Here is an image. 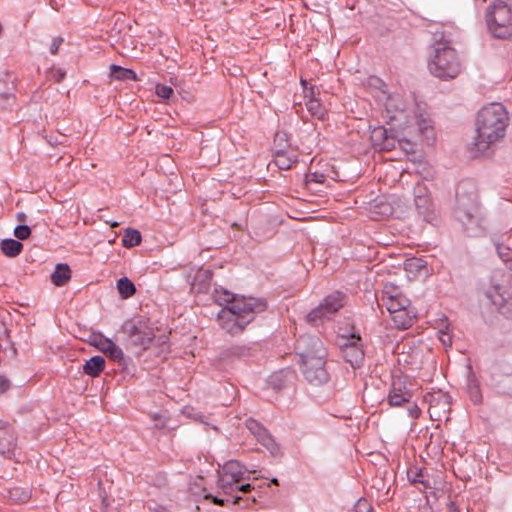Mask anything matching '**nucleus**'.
<instances>
[{"mask_svg":"<svg viewBox=\"0 0 512 512\" xmlns=\"http://www.w3.org/2000/svg\"><path fill=\"white\" fill-rule=\"evenodd\" d=\"M509 116L501 103L484 106L476 118V134L473 145L479 152L487 151L506 134Z\"/></svg>","mask_w":512,"mask_h":512,"instance_id":"nucleus-1","label":"nucleus"},{"mask_svg":"<svg viewBox=\"0 0 512 512\" xmlns=\"http://www.w3.org/2000/svg\"><path fill=\"white\" fill-rule=\"evenodd\" d=\"M301 359V371L305 379L313 385H321L329 380L326 370V349L315 335H302L295 344Z\"/></svg>","mask_w":512,"mask_h":512,"instance_id":"nucleus-2","label":"nucleus"},{"mask_svg":"<svg viewBox=\"0 0 512 512\" xmlns=\"http://www.w3.org/2000/svg\"><path fill=\"white\" fill-rule=\"evenodd\" d=\"M455 216L468 236L476 237L483 233V219L480 215L477 195L474 191H468L463 183L456 188Z\"/></svg>","mask_w":512,"mask_h":512,"instance_id":"nucleus-3","label":"nucleus"},{"mask_svg":"<svg viewBox=\"0 0 512 512\" xmlns=\"http://www.w3.org/2000/svg\"><path fill=\"white\" fill-rule=\"evenodd\" d=\"M429 71L437 78L447 80L455 78L461 71L457 53L450 42L442 36L433 43V55L428 63Z\"/></svg>","mask_w":512,"mask_h":512,"instance_id":"nucleus-4","label":"nucleus"},{"mask_svg":"<svg viewBox=\"0 0 512 512\" xmlns=\"http://www.w3.org/2000/svg\"><path fill=\"white\" fill-rule=\"evenodd\" d=\"M486 21L494 37L507 39L512 36V9L507 3L493 2L487 9Z\"/></svg>","mask_w":512,"mask_h":512,"instance_id":"nucleus-5","label":"nucleus"},{"mask_svg":"<svg viewBox=\"0 0 512 512\" xmlns=\"http://www.w3.org/2000/svg\"><path fill=\"white\" fill-rule=\"evenodd\" d=\"M122 329L127 334L129 343L141 350L148 349L155 338L153 325L145 317L127 320L123 324Z\"/></svg>","mask_w":512,"mask_h":512,"instance_id":"nucleus-6","label":"nucleus"},{"mask_svg":"<svg viewBox=\"0 0 512 512\" xmlns=\"http://www.w3.org/2000/svg\"><path fill=\"white\" fill-rule=\"evenodd\" d=\"M344 304L345 295L338 291L333 292L307 314L306 320L311 325L318 326L326 320H331Z\"/></svg>","mask_w":512,"mask_h":512,"instance_id":"nucleus-7","label":"nucleus"},{"mask_svg":"<svg viewBox=\"0 0 512 512\" xmlns=\"http://www.w3.org/2000/svg\"><path fill=\"white\" fill-rule=\"evenodd\" d=\"M250 471L239 461L229 460L218 470L217 486L225 493L234 492V486L245 480Z\"/></svg>","mask_w":512,"mask_h":512,"instance_id":"nucleus-8","label":"nucleus"},{"mask_svg":"<svg viewBox=\"0 0 512 512\" xmlns=\"http://www.w3.org/2000/svg\"><path fill=\"white\" fill-rule=\"evenodd\" d=\"M227 307L249 324L259 313L267 309L268 304L264 298L238 295L232 304Z\"/></svg>","mask_w":512,"mask_h":512,"instance_id":"nucleus-9","label":"nucleus"},{"mask_svg":"<svg viewBox=\"0 0 512 512\" xmlns=\"http://www.w3.org/2000/svg\"><path fill=\"white\" fill-rule=\"evenodd\" d=\"M385 108L391 120L410 127L413 113V103L400 93H393L387 97Z\"/></svg>","mask_w":512,"mask_h":512,"instance_id":"nucleus-10","label":"nucleus"},{"mask_svg":"<svg viewBox=\"0 0 512 512\" xmlns=\"http://www.w3.org/2000/svg\"><path fill=\"white\" fill-rule=\"evenodd\" d=\"M338 345L344 360L353 368H359L364 362V349L359 334L352 333L349 336H342Z\"/></svg>","mask_w":512,"mask_h":512,"instance_id":"nucleus-11","label":"nucleus"},{"mask_svg":"<svg viewBox=\"0 0 512 512\" xmlns=\"http://www.w3.org/2000/svg\"><path fill=\"white\" fill-rule=\"evenodd\" d=\"M414 204L418 214L428 223L436 220L434 204L423 183H417L414 187Z\"/></svg>","mask_w":512,"mask_h":512,"instance_id":"nucleus-12","label":"nucleus"},{"mask_svg":"<svg viewBox=\"0 0 512 512\" xmlns=\"http://www.w3.org/2000/svg\"><path fill=\"white\" fill-rule=\"evenodd\" d=\"M217 320L220 327L233 336L242 333L248 325L244 319L232 312L227 306L222 307L218 312Z\"/></svg>","mask_w":512,"mask_h":512,"instance_id":"nucleus-13","label":"nucleus"},{"mask_svg":"<svg viewBox=\"0 0 512 512\" xmlns=\"http://www.w3.org/2000/svg\"><path fill=\"white\" fill-rule=\"evenodd\" d=\"M489 297L501 314L507 318H512V281L496 286Z\"/></svg>","mask_w":512,"mask_h":512,"instance_id":"nucleus-14","label":"nucleus"},{"mask_svg":"<svg viewBox=\"0 0 512 512\" xmlns=\"http://www.w3.org/2000/svg\"><path fill=\"white\" fill-rule=\"evenodd\" d=\"M248 430L256 437L257 441L265 446L272 455H277L280 452L278 444L275 442L269 431L258 421L248 419L246 421Z\"/></svg>","mask_w":512,"mask_h":512,"instance_id":"nucleus-15","label":"nucleus"},{"mask_svg":"<svg viewBox=\"0 0 512 512\" xmlns=\"http://www.w3.org/2000/svg\"><path fill=\"white\" fill-rule=\"evenodd\" d=\"M412 397L413 393L404 381L400 378L393 380L387 395V401L391 407H402L405 403H409Z\"/></svg>","mask_w":512,"mask_h":512,"instance_id":"nucleus-16","label":"nucleus"},{"mask_svg":"<svg viewBox=\"0 0 512 512\" xmlns=\"http://www.w3.org/2000/svg\"><path fill=\"white\" fill-rule=\"evenodd\" d=\"M17 449V438L13 428L0 421V455L12 459Z\"/></svg>","mask_w":512,"mask_h":512,"instance_id":"nucleus-17","label":"nucleus"},{"mask_svg":"<svg viewBox=\"0 0 512 512\" xmlns=\"http://www.w3.org/2000/svg\"><path fill=\"white\" fill-rule=\"evenodd\" d=\"M95 346L112 361L117 362L119 366L123 368L126 367L127 359L124 356L122 349L112 340L101 336L99 340L95 342Z\"/></svg>","mask_w":512,"mask_h":512,"instance_id":"nucleus-18","label":"nucleus"},{"mask_svg":"<svg viewBox=\"0 0 512 512\" xmlns=\"http://www.w3.org/2000/svg\"><path fill=\"white\" fill-rule=\"evenodd\" d=\"M371 138L374 141V144L381 150H390L395 146V139L392 131L385 127L380 126L375 128L372 132Z\"/></svg>","mask_w":512,"mask_h":512,"instance_id":"nucleus-19","label":"nucleus"},{"mask_svg":"<svg viewBox=\"0 0 512 512\" xmlns=\"http://www.w3.org/2000/svg\"><path fill=\"white\" fill-rule=\"evenodd\" d=\"M381 300L382 305L386 307L390 314H393L399 311L400 309L410 307L409 299L402 295H390L386 290L383 291V296Z\"/></svg>","mask_w":512,"mask_h":512,"instance_id":"nucleus-20","label":"nucleus"},{"mask_svg":"<svg viewBox=\"0 0 512 512\" xmlns=\"http://www.w3.org/2000/svg\"><path fill=\"white\" fill-rule=\"evenodd\" d=\"M390 315L394 323V326L401 330H406L410 328L413 324L414 319L416 318V313L414 309L411 307L400 309L399 311Z\"/></svg>","mask_w":512,"mask_h":512,"instance_id":"nucleus-21","label":"nucleus"},{"mask_svg":"<svg viewBox=\"0 0 512 512\" xmlns=\"http://www.w3.org/2000/svg\"><path fill=\"white\" fill-rule=\"evenodd\" d=\"M105 368V359L95 355L88 359L83 365V372L91 377H98Z\"/></svg>","mask_w":512,"mask_h":512,"instance_id":"nucleus-22","label":"nucleus"},{"mask_svg":"<svg viewBox=\"0 0 512 512\" xmlns=\"http://www.w3.org/2000/svg\"><path fill=\"white\" fill-rule=\"evenodd\" d=\"M71 278V269L68 264L59 263L51 274V281L54 285L60 287L65 285Z\"/></svg>","mask_w":512,"mask_h":512,"instance_id":"nucleus-23","label":"nucleus"},{"mask_svg":"<svg viewBox=\"0 0 512 512\" xmlns=\"http://www.w3.org/2000/svg\"><path fill=\"white\" fill-rule=\"evenodd\" d=\"M1 251L8 257H16L23 250V244L12 238L3 239L0 244Z\"/></svg>","mask_w":512,"mask_h":512,"instance_id":"nucleus-24","label":"nucleus"},{"mask_svg":"<svg viewBox=\"0 0 512 512\" xmlns=\"http://www.w3.org/2000/svg\"><path fill=\"white\" fill-rule=\"evenodd\" d=\"M110 76L113 79L120 80V81H126V80H137L136 73L128 68H123L121 66L112 64L110 66Z\"/></svg>","mask_w":512,"mask_h":512,"instance_id":"nucleus-25","label":"nucleus"},{"mask_svg":"<svg viewBox=\"0 0 512 512\" xmlns=\"http://www.w3.org/2000/svg\"><path fill=\"white\" fill-rule=\"evenodd\" d=\"M212 297L214 301L220 306L226 307L231 305L232 302L238 297V295L233 294L224 288H216L212 294Z\"/></svg>","mask_w":512,"mask_h":512,"instance_id":"nucleus-26","label":"nucleus"},{"mask_svg":"<svg viewBox=\"0 0 512 512\" xmlns=\"http://www.w3.org/2000/svg\"><path fill=\"white\" fill-rule=\"evenodd\" d=\"M117 289L123 299L130 298L136 292L134 283L127 277H122L117 281Z\"/></svg>","mask_w":512,"mask_h":512,"instance_id":"nucleus-27","label":"nucleus"},{"mask_svg":"<svg viewBox=\"0 0 512 512\" xmlns=\"http://www.w3.org/2000/svg\"><path fill=\"white\" fill-rule=\"evenodd\" d=\"M296 161L297 159L295 156H289L285 151L280 150L275 154L274 162L281 170L290 169Z\"/></svg>","mask_w":512,"mask_h":512,"instance_id":"nucleus-28","label":"nucleus"},{"mask_svg":"<svg viewBox=\"0 0 512 512\" xmlns=\"http://www.w3.org/2000/svg\"><path fill=\"white\" fill-rule=\"evenodd\" d=\"M141 239V233L138 230L128 228L123 235L122 243L124 247L131 248L139 245L141 243Z\"/></svg>","mask_w":512,"mask_h":512,"instance_id":"nucleus-29","label":"nucleus"},{"mask_svg":"<svg viewBox=\"0 0 512 512\" xmlns=\"http://www.w3.org/2000/svg\"><path fill=\"white\" fill-rule=\"evenodd\" d=\"M307 110L318 119H324L327 112L318 99L310 98L306 102Z\"/></svg>","mask_w":512,"mask_h":512,"instance_id":"nucleus-30","label":"nucleus"},{"mask_svg":"<svg viewBox=\"0 0 512 512\" xmlns=\"http://www.w3.org/2000/svg\"><path fill=\"white\" fill-rule=\"evenodd\" d=\"M9 498L15 502L24 503L27 502L30 497L31 493L28 489L20 488V487H13L10 488L8 491Z\"/></svg>","mask_w":512,"mask_h":512,"instance_id":"nucleus-31","label":"nucleus"},{"mask_svg":"<svg viewBox=\"0 0 512 512\" xmlns=\"http://www.w3.org/2000/svg\"><path fill=\"white\" fill-rule=\"evenodd\" d=\"M251 347L247 345H232L226 349L225 354L233 357H247L250 355Z\"/></svg>","mask_w":512,"mask_h":512,"instance_id":"nucleus-32","label":"nucleus"},{"mask_svg":"<svg viewBox=\"0 0 512 512\" xmlns=\"http://www.w3.org/2000/svg\"><path fill=\"white\" fill-rule=\"evenodd\" d=\"M426 473L423 469L415 468L414 470H410L408 475L410 477L411 482L423 484L425 488L430 487L429 480L426 479Z\"/></svg>","mask_w":512,"mask_h":512,"instance_id":"nucleus-33","label":"nucleus"},{"mask_svg":"<svg viewBox=\"0 0 512 512\" xmlns=\"http://www.w3.org/2000/svg\"><path fill=\"white\" fill-rule=\"evenodd\" d=\"M14 235L18 240H26L31 235V228L27 225H17L14 229Z\"/></svg>","mask_w":512,"mask_h":512,"instance_id":"nucleus-34","label":"nucleus"},{"mask_svg":"<svg viewBox=\"0 0 512 512\" xmlns=\"http://www.w3.org/2000/svg\"><path fill=\"white\" fill-rule=\"evenodd\" d=\"M496 251L499 257L504 261L508 262L510 259H512V251L509 247L501 244L496 245Z\"/></svg>","mask_w":512,"mask_h":512,"instance_id":"nucleus-35","label":"nucleus"},{"mask_svg":"<svg viewBox=\"0 0 512 512\" xmlns=\"http://www.w3.org/2000/svg\"><path fill=\"white\" fill-rule=\"evenodd\" d=\"M351 512H373V508L366 499H359Z\"/></svg>","mask_w":512,"mask_h":512,"instance_id":"nucleus-36","label":"nucleus"},{"mask_svg":"<svg viewBox=\"0 0 512 512\" xmlns=\"http://www.w3.org/2000/svg\"><path fill=\"white\" fill-rule=\"evenodd\" d=\"M156 94L163 99H169L173 95V89L168 85H157Z\"/></svg>","mask_w":512,"mask_h":512,"instance_id":"nucleus-37","label":"nucleus"},{"mask_svg":"<svg viewBox=\"0 0 512 512\" xmlns=\"http://www.w3.org/2000/svg\"><path fill=\"white\" fill-rule=\"evenodd\" d=\"M405 405H407V412L411 418L417 419L420 416L421 410L415 402L410 400L409 403H405Z\"/></svg>","mask_w":512,"mask_h":512,"instance_id":"nucleus-38","label":"nucleus"},{"mask_svg":"<svg viewBox=\"0 0 512 512\" xmlns=\"http://www.w3.org/2000/svg\"><path fill=\"white\" fill-rule=\"evenodd\" d=\"M399 145L403 150H405L408 153H413L416 150L415 143L406 138L399 139Z\"/></svg>","mask_w":512,"mask_h":512,"instance_id":"nucleus-39","label":"nucleus"},{"mask_svg":"<svg viewBox=\"0 0 512 512\" xmlns=\"http://www.w3.org/2000/svg\"><path fill=\"white\" fill-rule=\"evenodd\" d=\"M62 41H63V39L61 37H56L52 40V43L50 45L51 54H56L58 52V49H59Z\"/></svg>","mask_w":512,"mask_h":512,"instance_id":"nucleus-40","label":"nucleus"},{"mask_svg":"<svg viewBox=\"0 0 512 512\" xmlns=\"http://www.w3.org/2000/svg\"><path fill=\"white\" fill-rule=\"evenodd\" d=\"M205 499H211V501L216 504V505H219V506H224L226 502H229L228 499H222V498H219L217 496H213L211 494H206L204 496Z\"/></svg>","mask_w":512,"mask_h":512,"instance_id":"nucleus-41","label":"nucleus"},{"mask_svg":"<svg viewBox=\"0 0 512 512\" xmlns=\"http://www.w3.org/2000/svg\"><path fill=\"white\" fill-rule=\"evenodd\" d=\"M253 489H254V487L250 483H246V484H242V485L236 484L234 486V491H241L243 493H249Z\"/></svg>","mask_w":512,"mask_h":512,"instance_id":"nucleus-42","label":"nucleus"},{"mask_svg":"<svg viewBox=\"0 0 512 512\" xmlns=\"http://www.w3.org/2000/svg\"><path fill=\"white\" fill-rule=\"evenodd\" d=\"M10 388V381L0 375V394L6 392Z\"/></svg>","mask_w":512,"mask_h":512,"instance_id":"nucleus-43","label":"nucleus"},{"mask_svg":"<svg viewBox=\"0 0 512 512\" xmlns=\"http://www.w3.org/2000/svg\"><path fill=\"white\" fill-rule=\"evenodd\" d=\"M439 333H441L442 335L439 337V339L441 340V342L444 344V345H451V337L450 335L445 332L444 330H439Z\"/></svg>","mask_w":512,"mask_h":512,"instance_id":"nucleus-44","label":"nucleus"},{"mask_svg":"<svg viewBox=\"0 0 512 512\" xmlns=\"http://www.w3.org/2000/svg\"><path fill=\"white\" fill-rule=\"evenodd\" d=\"M207 417L203 415L202 413H196L195 414V420L204 423L205 425H209V423L206 421Z\"/></svg>","mask_w":512,"mask_h":512,"instance_id":"nucleus-45","label":"nucleus"},{"mask_svg":"<svg viewBox=\"0 0 512 512\" xmlns=\"http://www.w3.org/2000/svg\"><path fill=\"white\" fill-rule=\"evenodd\" d=\"M422 132L426 133V134H433V128L431 127H428V126H425L424 128H419Z\"/></svg>","mask_w":512,"mask_h":512,"instance_id":"nucleus-46","label":"nucleus"},{"mask_svg":"<svg viewBox=\"0 0 512 512\" xmlns=\"http://www.w3.org/2000/svg\"><path fill=\"white\" fill-rule=\"evenodd\" d=\"M17 219L19 221H25L26 215L23 212H19V213H17Z\"/></svg>","mask_w":512,"mask_h":512,"instance_id":"nucleus-47","label":"nucleus"},{"mask_svg":"<svg viewBox=\"0 0 512 512\" xmlns=\"http://www.w3.org/2000/svg\"><path fill=\"white\" fill-rule=\"evenodd\" d=\"M447 512H459V510L454 504H451Z\"/></svg>","mask_w":512,"mask_h":512,"instance_id":"nucleus-48","label":"nucleus"},{"mask_svg":"<svg viewBox=\"0 0 512 512\" xmlns=\"http://www.w3.org/2000/svg\"><path fill=\"white\" fill-rule=\"evenodd\" d=\"M271 482H272L273 484H275V485H279V482H278V479H277V478H273V479L271 480Z\"/></svg>","mask_w":512,"mask_h":512,"instance_id":"nucleus-49","label":"nucleus"},{"mask_svg":"<svg viewBox=\"0 0 512 512\" xmlns=\"http://www.w3.org/2000/svg\"><path fill=\"white\" fill-rule=\"evenodd\" d=\"M301 84L304 87V89H306L307 81L302 79Z\"/></svg>","mask_w":512,"mask_h":512,"instance_id":"nucleus-50","label":"nucleus"},{"mask_svg":"<svg viewBox=\"0 0 512 512\" xmlns=\"http://www.w3.org/2000/svg\"><path fill=\"white\" fill-rule=\"evenodd\" d=\"M117 225H118V223H117V222H114V223H112V224H111V226H112V227H115V226H117Z\"/></svg>","mask_w":512,"mask_h":512,"instance_id":"nucleus-51","label":"nucleus"},{"mask_svg":"<svg viewBox=\"0 0 512 512\" xmlns=\"http://www.w3.org/2000/svg\"><path fill=\"white\" fill-rule=\"evenodd\" d=\"M473 398H474V402L478 401L477 396H473Z\"/></svg>","mask_w":512,"mask_h":512,"instance_id":"nucleus-52","label":"nucleus"},{"mask_svg":"<svg viewBox=\"0 0 512 512\" xmlns=\"http://www.w3.org/2000/svg\"><path fill=\"white\" fill-rule=\"evenodd\" d=\"M211 428L214 429V430H217V427L214 426V425H212Z\"/></svg>","mask_w":512,"mask_h":512,"instance_id":"nucleus-53","label":"nucleus"},{"mask_svg":"<svg viewBox=\"0 0 512 512\" xmlns=\"http://www.w3.org/2000/svg\"><path fill=\"white\" fill-rule=\"evenodd\" d=\"M239 497H236L235 500H233V503H236Z\"/></svg>","mask_w":512,"mask_h":512,"instance_id":"nucleus-54","label":"nucleus"}]
</instances>
